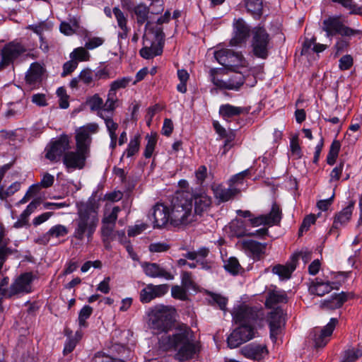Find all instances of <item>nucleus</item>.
<instances>
[{"label":"nucleus","instance_id":"69168bd1","mask_svg":"<svg viewBox=\"0 0 362 362\" xmlns=\"http://www.w3.org/2000/svg\"><path fill=\"white\" fill-rule=\"evenodd\" d=\"M170 245L166 243H153L148 246V250L151 252H163L168 250Z\"/></svg>","mask_w":362,"mask_h":362},{"label":"nucleus","instance_id":"ddd939ff","mask_svg":"<svg viewBox=\"0 0 362 362\" xmlns=\"http://www.w3.org/2000/svg\"><path fill=\"white\" fill-rule=\"evenodd\" d=\"M98 129L99 127L96 123H89L77 129L75 136L76 148L90 153L91 135L97 133Z\"/></svg>","mask_w":362,"mask_h":362},{"label":"nucleus","instance_id":"7ed1b4c3","mask_svg":"<svg viewBox=\"0 0 362 362\" xmlns=\"http://www.w3.org/2000/svg\"><path fill=\"white\" fill-rule=\"evenodd\" d=\"M175 309L172 306L157 305L148 313V326L156 334H168L175 322Z\"/></svg>","mask_w":362,"mask_h":362},{"label":"nucleus","instance_id":"aec40b11","mask_svg":"<svg viewBox=\"0 0 362 362\" xmlns=\"http://www.w3.org/2000/svg\"><path fill=\"white\" fill-rule=\"evenodd\" d=\"M337 318H332L329 322L322 329L315 328L313 332V339L315 346L323 347L328 342L329 337L332 335L337 323Z\"/></svg>","mask_w":362,"mask_h":362},{"label":"nucleus","instance_id":"603ef678","mask_svg":"<svg viewBox=\"0 0 362 362\" xmlns=\"http://www.w3.org/2000/svg\"><path fill=\"white\" fill-rule=\"evenodd\" d=\"M20 188L21 182H13L6 189H4L3 187H0V199H6L7 197L13 195L15 192L18 191Z\"/></svg>","mask_w":362,"mask_h":362},{"label":"nucleus","instance_id":"4c0bfd02","mask_svg":"<svg viewBox=\"0 0 362 362\" xmlns=\"http://www.w3.org/2000/svg\"><path fill=\"white\" fill-rule=\"evenodd\" d=\"M245 7L255 18H259L262 15L263 0H245Z\"/></svg>","mask_w":362,"mask_h":362},{"label":"nucleus","instance_id":"e433bc0d","mask_svg":"<svg viewBox=\"0 0 362 362\" xmlns=\"http://www.w3.org/2000/svg\"><path fill=\"white\" fill-rule=\"evenodd\" d=\"M353 296L351 293L341 292L339 294L332 295L331 298L325 301L324 305L329 309H337L340 308L349 298Z\"/></svg>","mask_w":362,"mask_h":362},{"label":"nucleus","instance_id":"c756f323","mask_svg":"<svg viewBox=\"0 0 362 362\" xmlns=\"http://www.w3.org/2000/svg\"><path fill=\"white\" fill-rule=\"evenodd\" d=\"M42 73L43 68L41 65L37 63H33L31 64L25 76L26 83L31 87V88L37 86L41 83Z\"/></svg>","mask_w":362,"mask_h":362},{"label":"nucleus","instance_id":"412c9836","mask_svg":"<svg viewBox=\"0 0 362 362\" xmlns=\"http://www.w3.org/2000/svg\"><path fill=\"white\" fill-rule=\"evenodd\" d=\"M154 228H162L169 221L171 223L170 211L163 204L157 203L152 209Z\"/></svg>","mask_w":362,"mask_h":362},{"label":"nucleus","instance_id":"7c9ffc66","mask_svg":"<svg viewBox=\"0 0 362 362\" xmlns=\"http://www.w3.org/2000/svg\"><path fill=\"white\" fill-rule=\"evenodd\" d=\"M214 197L220 202H228L233 198L238 192L239 189L236 187L226 188L223 185H218L213 187Z\"/></svg>","mask_w":362,"mask_h":362},{"label":"nucleus","instance_id":"2eb2a0df","mask_svg":"<svg viewBox=\"0 0 362 362\" xmlns=\"http://www.w3.org/2000/svg\"><path fill=\"white\" fill-rule=\"evenodd\" d=\"M90 153L76 148L75 151H66L63 156V163L69 171L70 170L83 169Z\"/></svg>","mask_w":362,"mask_h":362},{"label":"nucleus","instance_id":"3c124183","mask_svg":"<svg viewBox=\"0 0 362 362\" xmlns=\"http://www.w3.org/2000/svg\"><path fill=\"white\" fill-rule=\"evenodd\" d=\"M98 114L101 118L104 119L105 126L109 133V136H117L116 134V131L118 128L117 123L115 122L111 117H105L104 115H103V112H100Z\"/></svg>","mask_w":362,"mask_h":362},{"label":"nucleus","instance_id":"f3484780","mask_svg":"<svg viewBox=\"0 0 362 362\" xmlns=\"http://www.w3.org/2000/svg\"><path fill=\"white\" fill-rule=\"evenodd\" d=\"M36 278L33 272H25L21 274L10 287L11 295L28 293L32 291V283Z\"/></svg>","mask_w":362,"mask_h":362},{"label":"nucleus","instance_id":"0eeeda50","mask_svg":"<svg viewBox=\"0 0 362 362\" xmlns=\"http://www.w3.org/2000/svg\"><path fill=\"white\" fill-rule=\"evenodd\" d=\"M252 34V47L254 54L259 58H267L270 45L269 35L264 28L259 26L254 28Z\"/></svg>","mask_w":362,"mask_h":362},{"label":"nucleus","instance_id":"bb28decb","mask_svg":"<svg viewBox=\"0 0 362 362\" xmlns=\"http://www.w3.org/2000/svg\"><path fill=\"white\" fill-rule=\"evenodd\" d=\"M245 77L241 73H235L228 81L216 79L213 78V83L218 87L228 90H238L243 85Z\"/></svg>","mask_w":362,"mask_h":362},{"label":"nucleus","instance_id":"f03ea898","mask_svg":"<svg viewBox=\"0 0 362 362\" xmlns=\"http://www.w3.org/2000/svg\"><path fill=\"white\" fill-rule=\"evenodd\" d=\"M77 216L73 221V238L83 240L87 238L91 240L99 223L98 214L95 206L90 203H78Z\"/></svg>","mask_w":362,"mask_h":362},{"label":"nucleus","instance_id":"ea45409f","mask_svg":"<svg viewBox=\"0 0 362 362\" xmlns=\"http://www.w3.org/2000/svg\"><path fill=\"white\" fill-rule=\"evenodd\" d=\"M81 82L88 87H94L95 86V78L94 71L89 69H83L79 74Z\"/></svg>","mask_w":362,"mask_h":362},{"label":"nucleus","instance_id":"bf43d9fd","mask_svg":"<svg viewBox=\"0 0 362 362\" xmlns=\"http://www.w3.org/2000/svg\"><path fill=\"white\" fill-rule=\"evenodd\" d=\"M334 3L341 4L343 7L350 11L351 14L359 13L360 8L357 7L356 4L353 0H332Z\"/></svg>","mask_w":362,"mask_h":362},{"label":"nucleus","instance_id":"79ce46f5","mask_svg":"<svg viewBox=\"0 0 362 362\" xmlns=\"http://www.w3.org/2000/svg\"><path fill=\"white\" fill-rule=\"evenodd\" d=\"M341 144L338 140H334L330 146L329 151L327 157V162L329 165H333L338 156Z\"/></svg>","mask_w":362,"mask_h":362},{"label":"nucleus","instance_id":"4d7b16f0","mask_svg":"<svg viewBox=\"0 0 362 362\" xmlns=\"http://www.w3.org/2000/svg\"><path fill=\"white\" fill-rule=\"evenodd\" d=\"M209 297H210L209 302L211 304L218 305L219 308L222 310H224L226 309L227 302H228V299L226 297H224L220 294L214 293H210Z\"/></svg>","mask_w":362,"mask_h":362},{"label":"nucleus","instance_id":"6e6552de","mask_svg":"<svg viewBox=\"0 0 362 362\" xmlns=\"http://www.w3.org/2000/svg\"><path fill=\"white\" fill-rule=\"evenodd\" d=\"M26 51L25 46L18 41L5 45L1 52L0 69L13 64Z\"/></svg>","mask_w":362,"mask_h":362},{"label":"nucleus","instance_id":"338daca9","mask_svg":"<svg viewBox=\"0 0 362 362\" xmlns=\"http://www.w3.org/2000/svg\"><path fill=\"white\" fill-rule=\"evenodd\" d=\"M316 221V217L313 214H310L305 217L299 229V235H301L303 231H307L310 226Z\"/></svg>","mask_w":362,"mask_h":362},{"label":"nucleus","instance_id":"13d9d810","mask_svg":"<svg viewBox=\"0 0 362 362\" xmlns=\"http://www.w3.org/2000/svg\"><path fill=\"white\" fill-rule=\"evenodd\" d=\"M140 145L139 136H135L133 139H132L128 145V148H127L124 153L127 154V157L129 158L134 154H136L139 149Z\"/></svg>","mask_w":362,"mask_h":362},{"label":"nucleus","instance_id":"49530a36","mask_svg":"<svg viewBox=\"0 0 362 362\" xmlns=\"http://www.w3.org/2000/svg\"><path fill=\"white\" fill-rule=\"evenodd\" d=\"M146 139H147V144L144 155L146 158H149L151 157L157 143L156 134L147 135Z\"/></svg>","mask_w":362,"mask_h":362},{"label":"nucleus","instance_id":"052dcab7","mask_svg":"<svg viewBox=\"0 0 362 362\" xmlns=\"http://www.w3.org/2000/svg\"><path fill=\"white\" fill-rule=\"evenodd\" d=\"M78 28V23L74 21L71 25L66 22H62L60 24V31L66 35H71L75 33L76 30Z\"/></svg>","mask_w":362,"mask_h":362},{"label":"nucleus","instance_id":"680f3d73","mask_svg":"<svg viewBox=\"0 0 362 362\" xmlns=\"http://www.w3.org/2000/svg\"><path fill=\"white\" fill-rule=\"evenodd\" d=\"M112 13L117 20L118 27L127 26V18L118 6L113 8Z\"/></svg>","mask_w":362,"mask_h":362},{"label":"nucleus","instance_id":"6ab92c4d","mask_svg":"<svg viewBox=\"0 0 362 362\" xmlns=\"http://www.w3.org/2000/svg\"><path fill=\"white\" fill-rule=\"evenodd\" d=\"M168 291V286L167 284H148L140 292V300L143 303H147L156 298L164 296Z\"/></svg>","mask_w":362,"mask_h":362},{"label":"nucleus","instance_id":"393cba45","mask_svg":"<svg viewBox=\"0 0 362 362\" xmlns=\"http://www.w3.org/2000/svg\"><path fill=\"white\" fill-rule=\"evenodd\" d=\"M144 47L139 51L140 55L144 59H152L156 56L160 55L163 52V46L156 44L148 35L143 37Z\"/></svg>","mask_w":362,"mask_h":362},{"label":"nucleus","instance_id":"8fccbe9b","mask_svg":"<svg viewBox=\"0 0 362 362\" xmlns=\"http://www.w3.org/2000/svg\"><path fill=\"white\" fill-rule=\"evenodd\" d=\"M93 313V308L89 305H85L80 310L78 314V325L80 327H86L88 324L86 320Z\"/></svg>","mask_w":362,"mask_h":362},{"label":"nucleus","instance_id":"5701e85b","mask_svg":"<svg viewBox=\"0 0 362 362\" xmlns=\"http://www.w3.org/2000/svg\"><path fill=\"white\" fill-rule=\"evenodd\" d=\"M144 47L139 51L140 55L144 59H152L156 56L160 55L163 52V46L156 44L148 35L143 37Z\"/></svg>","mask_w":362,"mask_h":362},{"label":"nucleus","instance_id":"6e6d98bb","mask_svg":"<svg viewBox=\"0 0 362 362\" xmlns=\"http://www.w3.org/2000/svg\"><path fill=\"white\" fill-rule=\"evenodd\" d=\"M132 81L129 76L118 78L111 83L110 90L116 93L117 90L126 88Z\"/></svg>","mask_w":362,"mask_h":362},{"label":"nucleus","instance_id":"0e129e2a","mask_svg":"<svg viewBox=\"0 0 362 362\" xmlns=\"http://www.w3.org/2000/svg\"><path fill=\"white\" fill-rule=\"evenodd\" d=\"M290 148L291 153L296 156L297 158H300L302 156L301 148L298 142V137L297 135L293 136L290 141Z\"/></svg>","mask_w":362,"mask_h":362},{"label":"nucleus","instance_id":"a878e982","mask_svg":"<svg viewBox=\"0 0 362 362\" xmlns=\"http://www.w3.org/2000/svg\"><path fill=\"white\" fill-rule=\"evenodd\" d=\"M141 267L145 274L149 277L164 278L168 280L173 279V275L156 263L145 262L141 263Z\"/></svg>","mask_w":362,"mask_h":362},{"label":"nucleus","instance_id":"a19ab883","mask_svg":"<svg viewBox=\"0 0 362 362\" xmlns=\"http://www.w3.org/2000/svg\"><path fill=\"white\" fill-rule=\"evenodd\" d=\"M147 35L150 38L153 40V42H156V44L163 46L165 34L161 27L156 26L149 29L148 33Z\"/></svg>","mask_w":362,"mask_h":362},{"label":"nucleus","instance_id":"a18cd8bd","mask_svg":"<svg viewBox=\"0 0 362 362\" xmlns=\"http://www.w3.org/2000/svg\"><path fill=\"white\" fill-rule=\"evenodd\" d=\"M86 49H87L85 47L76 48L70 54V57L74 61H88L90 58V54Z\"/></svg>","mask_w":362,"mask_h":362},{"label":"nucleus","instance_id":"e2e57ef3","mask_svg":"<svg viewBox=\"0 0 362 362\" xmlns=\"http://www.w3.org/2000/svg\"><path fill=\"white\" fill-rule=\"evenodd\" d=\"M249 174V170H243L233 175L228 181L229 186L235 187L243 183L245 177Z\"/></svg>","mask_w":362,"mask_h":362},{"label":"nucleus","instance_id":"72a5a7b5","mask_svg":"<svg viewBox=\"0 0 362 362\" xmlns=\"http://www.w3.org/2000/svg\"><path fill=\"white\" fill-rule=\"evenodd\" d=\"M297 258L293 257L291 262L286 265L278 264L272 268L274 274H277L281 279H288L291 277L292 272L296 269Z\"/></svg>","mask_w":362,"mask_h":362},{"label":"nucleus","instance_id":"9b49d317","mask_svg":"<svg viewBox=\"0 0 362 362\" xmlns=\"http://www.w3.org/2000/svg\"><path fill=\"white\" fill-rule=\"evenodd\" d=\"M70 148L69 139L67 135H62L58 139L51 142L45 148V158L51 162H58L66 151Z\"/></svg>","mask_w":362,"mask_h":362},{"label":"nucleus","instance_id":"9d476101","mask_svg":"<svg viewBox=\"0 0 362 362\" xmlns=\"http://www.w3.org/2000/svg\"><path fill=\"white\" fill-rule=\"evenodd\" d=\"M281 218V209L276 202H274L269 214L252 217L249 219V222L252 227H258L259 226H272L279 225Z\"/></svg>","mask_w":362,"mask_h":362},{"label":"nucleus","instance_id":"1a4fd4ad","mask_svg":"<svg viewBox=\"0 0 362 362\" xmlns=\"http://www.w3.org/2000/svg\"><path fill=\"white\" fill-rule=\"evenodd\" d=\"M255 336V327L250 325H240L228 336L227 339L228 346L230 349L236 348L240 344L251 340Z\"/></svg>","mask_w":362,"mask_h":362},{"label":"nucleus","instance_id":"c85d7f7f","mask_svg":"<svg viewBox=\"0 0 362 362\" xmlns=\"http://www.w3.org/2000/svg\"><path fill=\"white\" fill-rule=\"evenodd\" d=\"M243 249L249 253L253 259H259L265 252L266 243H261L253 240H244L241 242Z\"/></svg>","mask_w":362,"mask_h":362},{"label":"nucleus","instance_id":"864d4df0","mask_svg":"<svg viewBox=\"0 0 362 362\" xmlns=\"http://www.w3.org/2000/svg\"><path fill=\"white\" fill-rule=\"evenodd\" d=\"M362 356V347L348 349L344 352L343 362H354Z\"/></svg>","mask_w":362,"mask_h":362},{"label":"nucleus","instance_id":"de8ad7c7","mask_svg":"<svg viewBox=\"0 0 362 362\" xmlns=\"http://www.w3.org/2000/svg\"><path fill=\"white\" fill-rule=\"evenodd\" d=\"M224 267L226 271L233 275L238 274L243 269L238 260L235 257H230L226 262Z\"/></svg>","mask_w":362,"mask_h":362},{"label":"nucleus","instance_id":"c03bdc74","mask_svg":"<svg viewBox=\"0 0 362 362\" xmlns=\"http://www.w3.org/2000/svg\"><path fill=\"white\" fill-rule=\"evenodd\" d=\"M134 13L136 16V23L141 25L148 19V8L144 5H138L134 8Z\"/></svg>","mask_w":362,"mask_h":362},{"label":"nucleus","instance_id":"4be33fe9","mask_svg":"<svg viewBox=\"0 0 362 362\" xmlns=\"http://www.w3.org/2000/svg\"><path fill=\"white\" fill-rule=\"evenodd\" d=\"M240 352L247 358L260 361L268 354V350L266 345L251 343L242 347Z\"/></svg>","mask_w":362,"mask_h":362},{"label":"nucleus","instance_id":"774afa93","mask_svg":"<svg viewBox=\"0 0 362 362\" xmlns=\"http://www.w3.org/2000/svg\"><path fill=\"white\" fill-rule=\"evenodd\" d=\"M120 211V208L119 206L113 207L111 213L105 216L103 218V224H112L115 225V221H117L118 213Z\"/></svg>","mask_w":362,"mask_h":362},{"label":"nucleus","instance_id":"dca6fc26","mask_svg":"<svg viewBox=\"0 0 362 362\" xmlns=\"http://www.w3.org/2000/svg\"><path fill=\"white\" fill-rule=\"evenodd\" d=\"M284 314L282 309L276 308L269 313L267 321L270 330V338L274 343L277 340V337L281 332L282 326L284 324Z\"/></svg>","mask_w":362,"mask_h":362},{"label":"nucleus","instance_id":"09e8293b","mask_svg":"<svg viewBox=\"0 0 362 362\" xmlns=\"http://www.w3.org/2000/svg\"><path fill=\"white\" fill-rule=\"evenodd\" d=\"M69 233L68 228L63 225L58 224L52 226L47 233L49 237L60 238L66 235Z\"/></svg>","mask_w":362,"mask_h":362},{"label":"nucleus","instance_id":"a211bd4d","mask_svg":"<svg viewBox=\"0 0 362 362\" xmlns=\"http://www.w3.org/2000/svg\"><path fill=\"white\" fill-rule=\"evenodd\" d=\"M251 30L245 21L239 18L233 23V37L230 40L232 46L240 45L245 43L250 36Z\"/></svg>","mask_w":362,"mask_h":362},{"label":"nucleus","instance_id":"c9c22d12","mask_svg":"<svg viewBox=\"0 0 362 362\" xmlns=\"http://www.w3.org/2000/svg\"><path fill=\"white\" fill-rule=\"evenodd\" d=\"M228 233L230 236L241 238L247 236L249 231L247 230L245 222L241 219H235L232 221L228 226Z\"/></svg>","mask_w":362,"mask_h":362},{"label":"nucleus","instance_id":"37998d69","mask_svg":"<svg viewBox=\"0 0 362 362\" xmlns=\"http://www.w3.org/2000/svg\"><path fill=\"white\" fill-rule=\"evenodd\" d=\"M117 102L116 93L109 90L103 109L100 112H103V115L106 112H112L116 108Z\"/></svg>","mask_w":362,"mask_h":362},{"label":"nucleus","instance_id":"39448f33","mask_svg":"<svg viewBox=\"0 0 362 362\" xmlns=\"http://www.w3.org/2000/svg\"><path fill=\"white\" fill-rule=\"evenodd\" d=\"M232 315L236 323L253 327L262 322L264 317V311L262 309L250 307L244 303L235 307Z\"/></svg>","mask_w":362,"mask_h":362},{"label":"nucleus","instance_id":"f704fd0d","mask_svg":"<svg viewBox=\"0 0 362 362\" xmlns=\"http://www.w3.org/2000/svg\"><path fill=\"white\" fill-rule=\"evenodd\" d=\"M249 111L248 107H236L230 104L222 105L219 108L220 115L226 119L240 115H246Z\"/></svg>","mask_w":362,"mask_h":362},{"label":"nucleus","instance_id":"423d86ee","mask_svg":"<svg viewBox=\"0 0 362 362\" xmlns=\"http://www.w3.org/2000/svg\"><path fill=\"white\" fill-rule=\"evenodd\" d=\"M321 28L326 33L327 37H332L336 35L342 36H353L360 34L359 30H354L345 25L341 21V16H329L322 21Z\"/></svg>","mask_w":362,"mask_h":362},{"label":"nucleus","instance_id":"cd10ccee","mask_svg":"<svg viewBox=\"0 0 362 362\" xmlns=\"http://www.w3.org/2000/svg\"><path fill=\"white\" fill-rule=\"evenodd\" d=\"M355 202L351 201L341 211L337 213L334 217L332 228L338 229L345 226L351 220Z\"/></svg>","mask_w":362,"mask_h":362},{"label":"nucleus","instance_id":"4468645a","mask_svg":"<svg viewBox=\"0 0 362 362\" xmlns=\"http://www.w3.org/2000/svg\"><path fill=\"white\" fill-rule=\"evenodd\" d=\"M217 62L226 67L243 66L244 57L240 52H235L229 49H221L214 52Z\"/></svg>","mask_w":362,"mask_h":362},{"label":"nucleus","instance_id":"2f4dec72","mask_svg":"<svg viewBox=\"0 0 362 362\" xmlns=\"http://www.w3.org/2000/svg\"><path fill=\"white\" fill-rule=\"evenodd\" d=\"M192 199L194 200V210L193 214L194 216H202L209 209L211 204L210 197L205 194H194Z\"/></svg>","mask_w":362,"mask_h":362},{"label":"nucleus","instance_id":"5fc2aeb1","mask_svg":"<svg viewBox=\"0 0 362 362\" xmlns=\"http://www.w3.org/2000/svg\"><path fill=\"white\" fill-rule=\"evenodd\" d=\"M87 104L92 111H98V113L103 110V100L98 94H95L87 100Z\"/></svg>","mask_w":362,"mask_h":362},{"label":"nucleus","instance_id":"b1692460","mask_svg":"<svg viewBox=\"0 0 362 362\" xmlns=\"http://www.w3.org/2000/svg\"><path fill=\"white\" fill-rule=\"evenodd\" d=\"M144 47L139 51L140 55L144 59H152L156 56L160 55L163 52V46L156 44L148 35L143 37Z\"/></svg>","mask_w":362,"mask_h":362},{"label":"nucleus","instance_id":"f8f14e48","mask_svg":"<svg viewBox=\"0 0 362 362\" xmlns=\"http://www.w3.org/2000/svg\"><path fill=\"white\" fill-rule=\"evenodd\" d=\"M98 129L99 127L96 123H89L77 129L75 136L76 148L90 153L91 135L97 133Z\"/></svg>","mask_w":362,"mask_h":362},{"label":"nucleus","instance_id":"20e7f679","mask_svg":"<svg viewBox=\"0 0 362 362\" xmlns=\"http://www.w3.org/2000/svg\"><path fill=\"white\" fill-rule=\"evenodd\" d=\"M171 224L175 226L187 225L194 221L192 199L185 193L178 194L173 199L170 209Z\"/></svg>","mask_w":362,"mask_h":362},{"label":"nucleus","instance_id":"473e14b6","mask_svg":"<svg viewBox=\"0 0 362 362\" xmlns=\"http://www.w3.org/2000/svg\"><path fill=\"white\" fill-rule=\"evenodd\" d=\"M334 283L329 281L324 282L321 279L317 278L313 281L309 287V291L312 294H315L319 296H324L326 293H329L334 286Z\"/></svg>","mask_w":362,"mask_h":362},{"label":"nucleus","instance_id":"f257e3e1","mask_svg":"<svg viewBox=\"0 0 362 362\" xmlns=\"http://www.w3.org/2000/svg\"><path fill=\"white\" fill-rule=\"evenodd\" d=\"M158 344L164 351L177 350L176 358L180 361L191 359L199 351V343L194 339L190 329L187 326L176 329L171 335H161Z\"/></svg>","mask_w":362,"mask_h":362},{"label":"nucleus","instance_id":"58836bf2","mask_svg":"<svg viewBox=\"0 0 362 362\" xmlns=\"http://www.w3.org/2000/svg\"><path fill=\"white\" fill-rule=\"evenodd\" d=\"M287 302V296L284 291H274L270 292L266 300V305L272 307L276 304Z\"/></svg>","mask_w":362,"mask_h":362}]
</instances>
